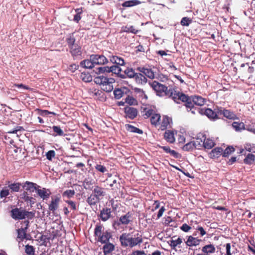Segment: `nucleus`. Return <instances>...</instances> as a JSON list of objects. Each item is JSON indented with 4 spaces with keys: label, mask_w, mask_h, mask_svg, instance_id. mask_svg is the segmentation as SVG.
Wrapping results in <instances>:
<instances>
[{
    "label": "nucleus",
    "mask_w": 255,
    "mask_h": 255,
    "mask_svg": "<svg viewBox=\"0 0 255 255\" xmlns=\"http://www.w3.org/2000/svg\"><path fill=\"white\" fill-rule=\"evenodd\" d=\"M149 84L156 92L157 95L160 97L167 96L172 98L175 102L178 103V97L180 92L173 88L168 89L166 86L156 81L149 83Z\"/></svg>",
    "instance_id": "f257e3e1"
},
{
    "label": "nucleus",
    "mask_w": 255,
    "mask_h": 255,
    "mask_svg": "<svg viewBox=\"0 0 255 255\" xmlns=\"http://www.w3.org/2000/svg\"><path fill=\"white\" fill-rule=\"evenodd\" d=\"M121 246L123 247H129L132 248L142 242V239L138 234L132 235V233H124L120 238Z\"/></svg>",
    "instance_id": "f03ea898"
},
{
    "label": "nucleus",
    "mask_w": 255,
    "mask_h": 255,
    "mask_svg": "<svg viewBox=\"0 0 255 255\" xmlns=\"http://www.w3.org/2000/svg\"><path fill=\"white\" fill-rule=\"evenodd\" d=\"M180 101L186 102V107L191 110L194 107V105L200 106H203L205 104V100L200 96L188 97L184 94L179 92L177 103H179Z\"/></svg>",
    "instance_id": "7ed1b4c3"
},
{
    "label": "nucleus",
    "mask_w": 255,
    "mask_h": 255,
    "mask_svg": "<svg viewBox=\"0 0 255 255\" xmlns=\"http://www.w3.org/2000/svg\"><path fill=\"white\" fill-rule=\"evenodd\" d=\"M103 227L101 225H97L94 231L95 236L98 237V241L101 243H109L110 239L112 237L110 232L106 231L103 232Z\"/></svg>",
    "instance_id": "20e7f679"
},
{
    "label": "nucleus",
    "mask_w": 255,
    "mask_h": 255,
    "mask_svg": "<svg viewBox=\"0 0 255 255\" xmlns=\"http://www.w3.org/2000/svg\"><path fill=\"white\" fill-rule=\"evenodd\" d=\"M98 72L100 73H110L112 72L115 74L118 75L120 77L122 78H125V75H123V74L121 73L122 69L118 66L113 65L110 67L108 66H104L98 68Z\"/></svg>",
    "instance_id": "39448f33"
},
{
    "label": "nucleus",
    "mask_w": 255,
    "mask_h": 255,
    "mask_svg": "<svg viewBox=\"0 0 255 255\" xmlns=\"http://www.w3.org/2000/svg\"><path fill=\"white\" fill-rule=\"evenodd\" d=\"M219 107H217L214 110L211 109L207 108L204 110V114L211 120H216L220 119L219 117Z\"/></svg>",
    "instance_id": "423d86ee"
},
{
    "label": "nucleus",
    "mask_w": 255,
    "mask_h": 255,
    "mask_svg": "<svg viewBox=\"0 0 255 255\" xmlns=\"http://www.w3.org/2000/svg\"><path fill=\"white\" fill-rule=\"evenodd\" d=\"M90 58L95 65H103L108 63L107 58L103 55L92 54L90 55Z\"/></svg>",
    "instance_id": "0eeeda50"
},
{
    "label": "nucleus",
    "mask_w": 255,
    "mask_h": 255,
    "mask_svg": "<svg viewBox=\"0 0 255 255\" xmlns=\"http://www.w3.org/2000/svg\"><path fill=\"white\" fill-rule=\"evenodd\" d=\"M126 117L131 120L134 119L137 115L138 111L135 108L127 106L124 108Z\"/></svg>",
    "instance_id": "6e6552de"
},
{
    "label": "nucleus",
    "mask_w": 255,
    "mask_h": 255,
    "mask_svg": "<svg viewBox=\"0 0 255 255\" xmlns=\"http://www.w3.org/2000/svg\"><path fill=\"white\" fill-rule=\"evenodd\" d=\"M29 222L28 220L23 221L20 229L17 230V237L21 239L25 238L26 232L29 226Z\"/></svg>",
    "instance_id": "1a4fd4ad"
},
{
    "label": "nucleus",
    "mask_w": 255,
    "mask_h": 255,
    "mask_svg": "<svg viewBox=\"0 0 255 255\" xmlns=\"http://www.w3.org/2000/svg\"><path fill=\"white\" fill-rule=\"evenodd\" d=\"M219 117L223 115L225 118L231 120H234L236 117V115L233 112L224 108L219 107Z\"/></svg>",
    "instance_id": "9d476101"
},
{
    "label": "nucleus",
    "mask_w": 255,
    "mask_h": 255,
    "mask_svg": "<svg viewBox=\"0 0 255 255\" xmlns=\"http://www.w3.org/2000/svg\"><path fill=\"white\" fill-rule=\"evenodd\" d=\"M24 213V210L16 208L11 211V217L14 220L23 219Z\"/></svg>",
    "instance_id": "9b49d317"
},
{
    "label": "nucleus",
    "mask_w": 255,
    "mask_h": 255,
    "mask_svg": "<svg viewBox=\"0 0 255 255\" xmlns=\"http://www.w3.org/2000/svg\"><path fill=\"white\" fill-rule=\"evenodd\" d=\"M59 197L57 196L52 197L51 202L48 206V209L52 213H54L59 207Z\"/></svg>",
    "instance_id": "f8f14e48"
},
{
    "label": "nucleus",
    "mask_w": 255,
    "mask_h": 255,
    "mask_svg": "<svg viewBox=\"0 0 255 255\" xmlns=\"http://www.w3.org/2000/svg\"><path fill=\"white\" fill-rule=\"evenodd\" d=\"M36 192L38 196L43 200H47L51 195V192L49 189L43 188L42 189H37Z\"/></svg>",
    "instance_id": "ddd939ff"
},
{
    "label": "nucleus",
    "mask_w": 255,
    "mask_h": 255,
    "mask_svg": "<svg viewBox=\"0 0 255 255\" xmlns=\"http://www.w3.org/2000/svg\"><path fill=\"white\" fill-rule=\"evenodd\" d=\"M111 217V210L110 208H103L100 212V217L101 220L105 222Z\"/></svg>",
    "instance_id": "4468645a"
},
{
    "label": "nucleus",
    "mask_w": 255,
    "mask_h": 255,
    "mask_svg": "<svg viewBox=\"0 0 255 255\" xmlns=\"http://www.w3.org/2000/svg\"><path fill=\"white\" fill-rule=\"evenodd\" d=\"M137 69L145 76H147L150 79L154 78V72L151 69H148L144 67H138Z\"/></svg>",
    "instance_id": "2eb2a0df"
},
{
    "label": "nucleus",
    "mask_w": 255,
    "mask_h": 255,
    "mask_svg": "<svg viewBox=\"0 0 255 255\" xmlns=\"http://www.w3.org/2000/svg\"><path fill=\"white\" fill-rule=\"evenodd\" d=\"M120 222L124 225H127L132 222V216L129 212H128L124 215L122 216L120 218Z\"/></svg>",
    "instance_id": "dca6fc26"
},
{
    "label": "nucleus",
    "mask_w": 255,
    "mask_h": 255,
    "mask_svg": "<svg viewBox=\"0 0 255 255\" xmlns=\"http://www.w3.org/2000/svg\"><path fill=\"white\" fill-rule=\"evenodd\" d=\"M201 242V240L193 237L192 236H190L188 237V239L186 242V244L187 246L189 247L196 246L199 245Z\"/></svg>",
    "instance_id": "f3484780"
},
{
    "label": "nucleus",
    "mask_w": 255,
    "mask_h": 255,
    "mask_svg": "<svg viewBox=\"0 0 255 255\" xmlns=\"http://www.w3.org/2000/svg\"><path fill=\"white\" fill-rule=\"evenodd\" d=\"M136 83L138 84H144L147 82V79L144 75L141 73H136L133 78Z\"/></svg>",
    "instance_id": "a211bd4d"
},
{
    "label": "nucleus",
    "mask_w": 255,
    "mask_h": 255,
    "mask_svg": "<svg viewBox=\"0 0 255 255\" xmlns=\"http://www.w3.org/2000/svg\"><path fill=\"white\" fill-rule=\"evenodd\" d=\"M93 194L101 200L105 195V192L104 191L103 188L96 186L93 190Z\"/></svg>",
    "instance_id": "6ab92c4d"
},
{
    "label": "nucleus",
    "mask_w": 255,
    "mask_h": 255,
    "mask_svg": "<svg viewBox=\"0 0 255 255\" xmlns=\"http://www.w3.org/2000/svg\"><path fill=\"white\" fill-rule=\"evenodd\" d=\"M80 65L81 67L86 69H92L95 66L94 63L90 58L89 59H86L82 61Z\"/></svg>",
    "instance_id": "aec40b11"
},
{
    "label": "nucleus",
    "mask_w": 255,
    "mask_h": 255,
    "mask_svg": "<svg viewBox=\"0 0 255 255\" xmlns=\"http://www.w3.org/2000/svg\"><path fill=\"white\" fill-rule=\"evenodd\" d=\"M216 249L213 245L209 244L205 245L202 249V252L205 254H213L215 253Z\"/></svg>",
    "instance_id": "412c9836"
},
{
    "label": "nucleus",
    "mask_w": 255,
    "mask_h": 255,
    "mask_svg": "<svg viewBox=\"0 0 255 255\" xmlns=\"http://www.w3.org/2000/svg\"><path fill=\"white\" fill-rule=\"evenodd\" d=\"M164 138L167 142L173 143L175 140L174 133L171 130H167L164 133Z\"/></svg>",
    "instance_id": "4be33fe9"
},
{
    "label": "nucleus",
    "mask_w": 255,
    "mask_h": 255,
    "mask_svg": "<svg viewBox=\"0 0 255 255\" xmlns=\"http://www.w3.org/2000/svg\"><path fill=\"white\" fill-rule=\"evenodd\" d=\"M203 138L204 140L203 147L205 148L211 149L215 145L213 140L210 138H206V137H205L204 136H203Z\"/></svg>",
    "instance_id": "5701e85b"
},
{
    "label": "nucleus",
    "mask_w": 255,
    "mask_h": 255,
    "mask_svg": "<svg viewBox=\"0 0 255 255\" xmlns=\"http://www.w3.org/2000/svg\"><path fill=\"white\" fill-rule=\"evenodd\" d=\"M100 200V199H98L94 194H92L87 199V202L90 206L95 205Z\"/></svg>",
    "instance_id": "b1692460"
},
{
    "label": "nucleus",
    "mask_w": 255,
    "mask_h": 255,
    "mask_svg": "<svg viewBox=\"0 0 255 255\" xmlns=\"http://www.w3.org/2000/svg\"><path fill=\"white\" fill-rule=\"evenodd\" d=\"M105 245L103 246V252L104 255H107L112 251H113L115 249V246L112 243H105Z\"/></svg>",
    "instance_id": "393cba45"
},
{
    "label": "nucleus",
    "mask_w": 255,
    "mask_h": 255,
    "mask_svg": "<svg viewBox=\"0 0 255 255\" xmlns=\"http://www.w3.org/2000/svg\"><path fill=\"white\" fill-rule=\"evenodd\" d=\"M223 149L221 147H216L210 153V156L212 158H217L222 153Z\"/></svg>",
    "instance_id": "a878e982"
},
{
    "label": "nucleus",
    "mask_w": 255,
    "mask_h": 255,
    "mask_svg": "<svg viewBox=\"0 0 255 255\" xmlns=\"http://www.w3.org/2000/svg\"><path fill=\"white\" fill-rule=\"evenodd\" d=\"M70 48V52L73 56H76L81 54V48L79 45L75 44Z\"/></svg>",
    "instance_id": "bb28decb"
},
{
    "label": "nucleus",
    "mask_w": 255,
    "mask_h": 255,
    "mask_svg": "<svg viewBox=\"0 0 255 255\" xmlns=\"http://www.w3.org/2000/svg\"><path fill=\"white\" fill-rule=\"evenodd\" d=\"M110 61L112 63L119 65H123L125 64L124 59L122 58L117 56H113L110 57Z\"/></svg>",
    "instance_id": "cd10ccee"
},
{
    "label": "nucleus",
    "mask_w": 255,
    "mask_h": 255,
    "mask_svg": "<svg viewBox=\"0 0 255 255\" xmlns=\"http://www.w3.org/2000/svg\"><path fill=\"white\" fill-rule=\"evenodd\" d=\"M140 3V1L138 0H130L125 1L122 5L123 7H127L137 5Z\"/></svg>",
    "instance_id": "c85d7f7f"
},
{
    "label": "nucleus",
    "mask_w": 255,
    "mask_h": 255,
    "mask_svg": "<svg viewBox=\"0 0 255 255\" xmlns=\"http://www.w3.org/2000/svg\"><path fill=\"white\" fill-rule=\"evenodd\" d=\"M126 126L127 129L129 132L137 133L139 134H142L143 133V131L141 129H139L132 125L128 124L126 125Z\"/></svg>",
    "instance_id": "c756f323"
},
{
    "label": "nucleus",
    "mask_w": 255,
    "mask_h": 255,
    "mask_svg": "<svg viewBox=\"0 0 255 255\" xmlns=\"http://www.w3.org/2000/svg\"><path fill=\"white\" fill-rule=\"evenodd\" d=\"M232 127L237 131H240L245 129V124L242 122H234L232 124Z\"/></svg>",
    "instance_id": "7c9ffc66"
},
{
    "label": "nucleus",
    "mask_w": 255,
    "mask_h": 255,
    "mask_svg": "<svg viewBox=\"0 0 255 255\" xmlns=\"http://www.w3.org/2000/svg\"><path fill=\"white\" fill-rule=\"evenodd\" d=\"M136 73L132 68H127L124 71V74L125 75V78L128 77L129 78H133L135 76Z\"/></svg>",
    "instance_id": "2f4dec72"
},
{
    "label": "nucleus",
    "mask_w": 255,
    "mask_h": 255,
    "mask_svg": "<svg viewBox=\"0 0 255 255\" xmlns=\"http://www.w3.org/2000/svg\"><path fill=\"white\" fill-rule=\"evenodd\" d=\"M160 148L164 150L166 152L169 153L171 155L174 157H178V153L174 150L170 149L169 146H160Z\"/></svg>",
    "instance_id": "473e14b6"
},
{
    "label": "nucleus",
    "mask_w": 255,
    "mask_h": 255,
    "mask_svg": "<svg viewBox=\"0 0 255 255\" xmlns=\"http://www.w3.org/2000/svg\"><path fill=\"white\" fill-rule=\"evenodd\" d=\"M160 119V115L158 114L154 113L150 118V122L152 125L156 126Z\"/></svg>",
    "instance_id": "72a5a7b5"
},
{
    "label": "nucleus",
    "mask_w": 255,
    "mask_h": 255,
    "mask_svg": "<svg viewBox=\"0 0 255 255\" xmlns=\"http://www.w3.org/2000/svg\"><path fill=\"white\" fill-rule=\"evenodd\" d=\"M255 160V156L254 154L249 153L247 155L246 157L245 158L244 161V163L247 164H252Z\"/></svg>",
    "instance_id": "f704fd0d"
},
{
    "label": "nucleus",
    "mask_w": 255,
    "mask_h": 255,
    "mask_svg": "<svg viewBox=\"0 0 255 255\" xmlns=\"http://www.w3.org/2000/svg\"><path fill=\"white\" fill-rule=\"evenodd\" d=\"M170 119L167 116H165L163 118L162 123L161 125V128L162 130L165 129L170 123Z\"/></svg>",
    "instance_id": "c9c22d12"
},
{
    "label": "nucleus",
    "mask_w": 255,
    "mask_h": 255,
    "mask_svg": "<svg viewBox=\"0 0 255 255\" xmlns=\"http://www.w3.org/2000/svg\"><path fill=\"white\" fill-rule=\"evenodd\" d=\"M35 185H36L32 182L26 181L25 183L24 187L26 190H31L32 192H33L34 190L36 191V190L37 189L36 187L35 186Z\"/></svg>",
    "instance_id": "e433bc0d"
},
{
    "label": "nucleus",
    "mask_w": 255,
    "mask_h": 255,
    "mask_svg": "<svg viewBox=\"0 0 255 255\" xmlns=\"http://www.w3.org/2000/svg\"><path fill=\"white\" fill-rule=\"evenodd\" d=\"M80 77L85 82H89L92 80V77L88 73H82Z\"/></svg>",
    "instance_id": "4c0bfd02"
},
{
    "label": "nucleus",
    "mask_w": 255,
    "mask_h": 255,
    "mask_svg": "<svg viewBox=\"0 0 255 255\" xmlns=\"http://www.w3.org/2000/svg\"><path fill=\"white\" fill-rule=\"evenodd\" d=\"M182 243V239L180 238H178L176 240H172L170 241V246L171 248L173 249H175V248L179 245H180Z\"/></svg>",
    "instance_id": "58836bf2"
},
{
    "label": "nucleus",
    "mask_w": 255,
    "mask_h": 255,
    "mask_svg": "<svg viewBox=\"0 0 255 255\" xmlns=\"http://www.w3.org/2000/svg\"><path fill=\"white\" fill-rule=\"evenodd\" d=\"M204 140L201 138H197L195 141H193L195 148L200 149L203 146Z\"/></svg>",
    "instance_id": "ea45409f"
},
{
    "label": "nucleus",
    "mask_w": 255,
    "mask_h": 255,
    "mask_svg": "<svg viewBox=\"0 0 255 255\" xmlns=\"http://www.w3.org/2000/svg\"><path fill=\"white\" fill-rule=\"evenodd\" d=\"M93 183L91 180H88L86 179L83 183V186L86 190H91L92 189Z\"/></svg>",
    "instance_id": "a19ab883"
},
{
    "label": "nucleus",
    "mask_w": 255,
    "mask_h": 255,
    "mask_svg": "<svg viewBox=\"0 0 255 255\" xmlns=\"http://www.w3.org/2000/svg\"><path fill=\"white\" fill-rule=\"evenodd\" d=\"M125 102L129 105H134L137 104V101L131 96H128L125 99Z\"/></svg>",
    "instance_id": "79ce46f5"
},
{
    "label": "nucleus",
    "mask_w": 255,
    "mask_h": 255,
    "mask_svg": "<svg viewBox=\"0 0 255 255\" xmlns=\"http://www.w3.org/2000/svg\"><path fill=\"white\" fill-rule=\"evenodd\" d=\"M20 183H14L8 185V187L13 192H18L20 189Z\"/></svg>",
    "instance_id": "37998d69"
},
{
    "label": "nucleus",
    "mask_w": 255,
    "mask_h": 255,
    "mask_svg": "<svg viewBox=\"0 0 255 255\" xmlns=\"http://www.w3.org/2000/svg\"><path fill=\"white\" fill-rule=\"evenodd\" d=\"M75 194V192L74 190H67L63 193L62 196L64 197H65L68 198H70L73 197Z\"/></svg>",
    "instance_id": "c03bdc74"
},
{
    "label": "nucleus",
    "mask_w": 255,
    "mask_h": 255,
    "mask_svg": "<svg viewBox=\"0 0 255 255\" xmlns=\"http://www.w3.org/2000/svg\"><path fill=\"white\" fill-rule=\"evenodd\" d=\"M124 92L121 89H116L114 91V95L116 99H120L123 96Z\"/></svg>",
    "instance_id": "a18cd8bd"
},
{
    "label": "nucleus",
    "mask_w": 255,
    "mask_h": 255,
    "mask_svg": "<svg viewBox=\"0 0 255 255\" xmlns=\"http://www.w3.org/2000/svg\"><path fill=\"white\" fill-rule=\"evenodd\" d=\"M122 224L120 222V220H114L112 223V226L114 230L117 231L122 228Z\"/></svg>",
    "instance_id": "49530a36"
},
{
    "label": "nucleus",
    "mask_w": 255,
    "mask_h": 255,
    "mask_svg": "<svg viewBox=\"0 0 255 255\" xmlns=\"http://www.w3.org/2000/svg\"><path fill=\"white\" fill-rule=\"evenodd\" d=\"M235 151V149L232 146H228L227 147L224 151L223 153V156L227 157L229 156L230 154L233 152Z\"/></svg>",
    "instance_id": "de8ad7c7"
},
{
    "label": "nucleus",
    "mask_w": 255,
    "mask_h": 255,
    "mask_svg": "<svg viewBox=\"0 0 255 255\" xmlns=\"http://www.w3.org/2000/svg\"><path fill=\"white\" fill-rule=\"evenodd\" d=\"M25 252L28 255H34V249L32 246L26 245L25 247Z\"/></svg>",
    "instance_id": "09e8293b"
},
{
    "label": "nucleus",
    "mask_w": 255,
    "mask_h": 255,
    "mask_svg": "<svg viewBox=\"0 0 255 255\" xmlns=\"http://www.w3.org/2000/svg\"><path fill=\"white\" fill-rule=\"evenodd\" d=\"M105 80H106V77L103 76H100L95 77L94 79V81L96 84H99V85H101V87L102 82H104V81H105Z\"/></svg>",
    "instance_id": "8fccbe9b"
},
{
    "label": "nucleus",
    "mask_w": 255,
    "mask_h": 255,
    "mask_svg": "<svg viewBox=\"0 0 255 255\" xmlns=\"http://www.w3.org/2000/svg\"><path fill=\"white\" fill-rule=\"evenodd\" d=\"M75 11L76 12V14L74 15V20L76 22H78L81 19V17L80 16L81 13L82 12V9L80 8H77L75 10Z\"/></svg>",
    "instance_id": "3c124183"
},
{
    "label": "nucleus",
    "mask_w": 255,
    "mask_h": 255,
    "mask_svg": "<svg viewBox=\"0 0 255 255\" xmlns=\"http://www.w3.org/2000/svg\"><path fill=\"white\" fill-rule=\"evenodd\" d=\"M192 22V19L187 17H184L181 20V24L182 26H188Z\"/></svg>",
    "instance_id": "603ef678"
},
{
    "label": "nucleus",
    "mask_w": 255,
    "mask_h": 255,
    "mask_svg": "<svg viewBox=\"0 0 255 255\" xmlns=\"http://www.w3.org/2000/svg\"><path fill=\"white\" fill-rule=\"evenodd\" d=\"M101 89L106 92H111L113 91L114 89V87L113 84H109V85H103L101 86Z\"/></svg>",
    "instance_id": "864d4df0"
},
{
    "label": "nucleus",
    "mask_w": 255,
    "mask_h": 255,
    "mask_svg": "<svg viewBox=\"0 0 255 255\" xmlns=\"http://www.w3.org/2000/svg\"><path fill=\"white\" fill-rule=\"evenodd\" d=\"M52 129L54 132L56 133V135L62 136L64 135L63 131L59 127L53 126Z\"/></svg>",
    "instance_id": "5fc2aeb1"
},
{
    "label": "nucleus",
    "mask_w": 255,
    "mask_h": 255,
    "mask_svg": "<svg viewBox=\"0 0 255 255\" xmlns=\"http://www.w3.org/2000/svg\"><path fill=\"white\" fill-rule=\"evenodd\" d=\"M9 194V190L7 187L2 189L0 192V197L1 198L6 197Z\"/></svg>",
    "instance_id": "6e6d98bb"
},
{
    "label": "nucleus",
    "mask_w": 255,
    "mask_h": 255,
    "mask_svg": "<svg viewBox=\"0 0 255 255\" xmlns=\"http://www.w3.org/2000/svg\"><path fill=\"white\" fill-rule=\"evenodd\" d=\"M194 147L193 141L189 142L186 144L183 147V149L184 151H189L193 149Z\"/></svg>",
    "instance_id": "4d7b16f0"
},
{
    "label": "nucleus",
    "mask_w": 255,
    "mask_h": 255,
    "mask_svg": "<svg viewBox=\"0 0 255 255\" xmlns=\"http://www.w3.org/2000/svg\"><path fill=\"white\" fill-rule=\"evenodd\" d=\"M66 41L69 47L75 44V39L73 35H70L67 38Z\"/></svg>",
    "instance_id": "13d9d810"
},
{
    "label": "nucleus",
    "mask_w": 255,
    "mask_h": 255,
    "mask_svg": "<svg viewBox=\"0 0 255 255\" xmlns=\"http://www.w3.org/2000/svg\"><path fill=\"white\" fill-rule=\"evenodd\" d=\"M95 169L97 171H98L101 173H104V172L107 171V169L106 168V167L104 166L103 165H102L101 164H97L95 166Z\"/></svg>",
    "instance_id": "bf43d9fd"
},
{
    "label": "nucleus",
    "mask_w": 255,
    "mask_h": 255,
    "mask_svg": "<svg viewBox=\"0 0 255 255\" xmlns=\"http://www.w3.org/2000/svg\"><path fill=\"white\" fill-rule=\"evenodd\" d=\"M55 156V152L54 150H49L46 153V156L48 160H51Z\"/></svg>",
    "instance_id": "052dcab7"
},
{
    "label": "nucleus",
    "mask_w": 255,
    "mask_h": 255,
    "mask_svg": "<svg viewBox=\"0 0 255 255\" xmlns=\"http://www.w3.org/2000/svg\"><path fill=\"white\" fill-rule=\"evenodd\" d=\"M191 228H192L190 226L187 225L186 223L183 224L180 227V229L185 232H188Z\"/></svg>",
    "instance_id": "680f3d73"
},
{
    "label": "nucleus",
    "mask_w": 255,
    "mask_h": 255,
    "mask_svg": "<svg viewBox=\"0 0 255 255\" xmlns=\"http://www.w3.org/2000/svg\"><path fill=\"white\" fill-rule=\"evenodd\" d=\"M24 213L23 215L24 216V218L25 217H27L29 219H31L34 216V213L32 212L26 211L24 210Z\"/></svg>",
    "instance_id": "e2e57ef3"
},
{
    "label": "nucleus",
    "mask_w": 255,
    "mask_h": 255,
    "mask_svg": "<svg viewBox=\"0 0 255 255\" xmlns=\"http://www.w3.org/2000/svg\"><path fill=\"white\" fill-rule=\"evenodd\" d=\"M104 82H102V86L103 85H109V84H113L114 83H115V80L113 78H108L106 77V80H105Z\"/></svg>",
    "instance_id": "0e129e2a"
},
{
    "label": "nucleus",
    "mask_w": 255,
    "mask_h": 255,
    "mask_svg": "<svg viewBox=\"0 0 255 255\" xmlns=\"http://www.w3.org/2000/svg\"><path fill=\"white\" fill-rule=\"evenodd\" d=\"M23 199L25 201L29 202L30 204H33L35 203L34 199L27 195H24Z\"/></svg>",
    "instance_id": "69168bd1"
},
{
    "label": "nucleus",
    "mask_w": 255,
    "mask_h": 255,
    "mask_svg": "<svg viewBox=\"0 0 255 255\" xmlns=\"http://www.w3.org/2000/svg\"><path fill=\"white\" fill-rule=\"evenodd\" d=\"M154 114V111L151 109H145V114L144 116H146L145 118H148L151 117Z\"/></svg>",
    "instance_id": "338daca9"
},
{
    "label": "nucleus",
    "mask_w": 255,
    "mask_h": 255,
    "mask_svg": "<svg viewBox=\"0 0 255 255\" xmlns=\"http://www.w3.org/2000/svg\"><path fill=\"white\" fill-rule=\"evenodd\" d=\"M66 202L69 204L71 209H72L73 210H76V203L75 202L71 200H67L66 201Z\"/></svg>",
    "instance_id": "774afa93"
}]
</instances>
